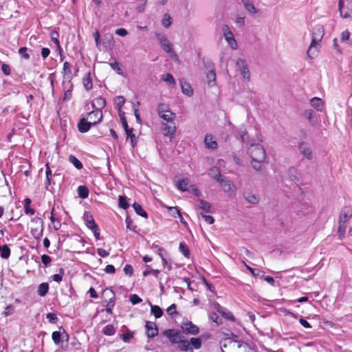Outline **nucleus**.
Here are the masks:
<instances>
[{"mask_svg": "<svg viewBox=\"0 0 352 352\" xmlns=\"http://www.w3.org/2000/svg\"><path fill=\"white\" fill-rule=\"evenodd\" d=\"M248 153L252 158V167L256 170H261L262 163L266 158V152L263 146L260 144L252 143L248 148Z\"/></svg>", "mask_w": 352, "mask_h": 352, "instance_id": "nucleus-1", "label": "nucleus"}, {"mask_svg": "<svg viewBox=\"0 0 352 352\" xmlns=\"http://www.w3.org/2000/svg\"><path fill=\"white\" fill-rule=\"evenodd\" d=\"M324 35V29L323 25L320 24L316 25L312 30L311 42L307 51L309 57L312 58V55L318 52L320 46V42Z\"/></svg>", "mask_w": 352, "mask_h": 352, "instance_id": "nucleus-2", "label": "nucleus"}, {"mask_svg": "<svg viewBox=\"0 0 352 352\" xmlns=\"http://www.w3.org/2000/svg\"><path fill=\"white\" fill-rule=\"evenodd\" d=\"M213 172H215L216 175H212V178L220 184L223 192L228 193L230 195L231 192L234 191L235 188L232 182L227 177H223L217 167L211 168V174H212Z\"/></svg>", "mask_w": 352, "mask_h": 352, "instance_id": "nucleus-3", "label": "nucleus"}, {"mask_svg": "<svg viewBox=\"0 0 352 352\" xmlns=\"http://www.w3.org/2000/svg\"><path fill=\"white\" fill-rule=\"evenodd\" d=\"M155 36L157 38L162 48L170 54V57L173 60H178L177 54L173 50V45L170 43L166 36L157 32L155 33Z\"/></svg>", "mask_w": 352, "mask_h": 352, "instance_id": "nucleus-4", "label": "nucleus"}, {"mask_svg": "<svg viewBox=\"0 0 352 352\" xmlns=\"http://www.w3.org/2000/svg\"><path fill=\"white\" fill-rule=\"evenodd\" d=\"M31 223L34 226L30 228V232L33 237L39 240L43 233V221L40 217H34L31 220Z\"/></svg>", "mask_w": 352, "mask_h": 352, "instance_id": "nucleus-5", "label": "nucleus"}, {"mask_svg": "<svg viewBox=\"0 0 352 352\" xmlns=\"http://www.w3.org/2000/svg\"><path fill=\"white\" fill-rule=\"evenodd\" d=\"M223 36L227 41L228 45L232 50H236L238 47L237 42L234 37V34L230 30L228 25H223L222 28Z\"/></svg>", "mask_w": 352, "mask_h": 352, "instance_id": "nucleus-6", "label": "nucleus"}, {"mask_svg": "<svg viewBox=\"0 0 352 352\" xmlns=\"http://www.w3.org/2000/svg\"><path fill=\"white\" fill-rule=\"evenodd\" d=\"M236 67L240 71L243 78L249 80L250 78V72L246 61L243 58H238L236 62Z\"/></svg>", "mask_w": 352, "mask_h": 352, "instance_id": "nucleus-7", "label": "nucleus"}, {"mask_svg": "<svg viewBox=\"0 0 352 352\" xmlns=\"http://www.w3.org/2000/svg\"><path fill=\"white\" fill-rule=\"evenodd\" d=\"M300 153L303 155L307 160L313 159V153L309 144L305 142H300L298 145Z\"/></svg>", "mask_w": 352, "mask_h": 352, "instance_id": "nucleus-8", "label": "nucleus"}, {"mask_svg": "<svg viewBox=\"0 0 352 352\" xmlns=\"http://www.w3.org/2000/svg\"><path fill=\"white\" fill-rule=\"evenodd\" d=\"M214 307L217 311L221 314V316L226 320L234 321V317L232 313L226 308L220 305L218 302L214 305Z\"/></svg>", "mask_w": 352, "mask_h": 352, "instance_id": "nucleus-9", "label": "nucleus"}, {"mask_svg": "<svg viewBox=\"0 0 352 352\" xmlns=\"http://www.w3.org/2000/svg\"><path fill=\"white\" fill-rule=\"evenodd\" d=\"M352 217V210L348 207L341 209L339 217V224L347 223Z\"/></svg>", "mask_w": 352, "mask_h": 352, "instance_id": "nucleus-10", "label": "nucleus"}, {"mask_svg": "<svg viewBox=\"0 0 352 352\" xmlns=\"http://www.w3.org/2000/svg\"><path fill=\"white\" fill-rule=\"evenodd\" d=\"M164 335L174 344H177V342L183 338L180 333L175 329H168L164 332Z\"/></svg>", "mask_w": 352, "mask_h": 352, "instance_id": "nucleus-11", "label": "nucleus"}, {"mask_svg": "<svg viewBox=\"0 0 352 352\" xmlns=\"http://www.w3.org/2000/svg\"><path fill=\"white\" fill-rule=\"evenodd\" d=\"M88 118L93 126L99 124L102 119V113L100 110H93L88 113Z\"/></svg>", "mask_w": 352, "mask_h": 352, "instance_id": "nucleus-12", "label": "nucleus"}, {"mask_svg": "<svg viewBox=\"0 0 352 352\" xmlns=\"http://www.w3.org/2000/svg\"><path fill=\"white\" fill-rule=\"evenodd\" d=\"M182 329L184 333L197 335L199 333V327L194 324L192 322H183Z\"/></svg>", "mask_w": 352, "mask_h": 352, "instance_id": "nucleus-13", "label": "nucleus"}, {"mask_svg": "<svg viewBox=\"0 0 352 352\" xmlns=\"http://www.w3.org/2000/svg\"><path fill=\"white\" fill-rule=\"evenodd\" d=\"M145 327L146 329V336L149 338H153L158 334V328L153 322L146 321Z\"/></svg>", "mask_w": 352, "mask_h": 352, "instance_id": "nucleus-14", "label": "nucleus"}, {"mask_svg": "<svg viewBox=\"0 0 352 352\" xmlns=\"http://www.w3.org/2000/svg\"><path fill=\"white\" fill-rule=\"evenodd\" d=\"M169 123L163 124L162 131L165 136L172 138L175 133L176 126L173 122Z\"/></svg>", "mask_w": 352, "mask_h": 352, "instance_id": "nucleus-15", "label": "nucleus"}, {"mask_svg": "<svg viewBox=\"0 0 352 352\" xmlns=\"http://www.w3.org/2000/svg\"><path fill=\"white\" fill-rule=\"evenodd\" d=\"M93 126V124L90 121H87L85 118L80 120L78 123V129L80 133L87 132Z\"/></svg>", "mask_w": 352, "mask_h": 352, "instance_id": "nucleus-16", "label": "nucleus"}, {"mask_svg": "<svg viewBox=\"0 0 352 352\" xmlns=\"http://www.w3.org/2000/svg\"><path fill=\"white\" fill-rule=\"evenodd\" d=\"M83 220L85 221V223L86 226L90 230L93 228L94 227L98 226V225L96 223L94 219L92 216V214L89 212H85L83 214Z\"/></svg>", "mask_w": 352, "mask_h": 352, "instance_id": "nucleus-17", "label": "nucleus"}, {"mask_svg": "<svg viewBox=\"0 0 352 352\" xmlns=\"http://www.w3.org/2000/svg\"><path fill=\"white\" fill-rule=\"evenodd\" d=\"M106 106V100L104 98L100 96L98 98H96L92 102H91V107L95 110H100Z\"/></svg>", "mask_w": 352, "mask_h": 352, "instance_id": "nucleus-18", "label": "nucleus"}, {"mask_svg": "<svg viewBox=\"0 0 352 352\" xmlns=\"http://www.w3.org/2000/svg\"><path fill=\"white\" fill-rule=\"evenodd\" d=\"M197 205L199 208L201 209L206 212L211 213L212 212V206L210 204L204 199H199L197 201Z\"/></svg>", "mask_w": 352, "mask_h": 352, "instance_id": "nucleus-19", "label": "nucleus"}, {"mask_svg": "<svg viewBox=\"0 0 352 352\" xmlns=\"http://www.w3.org/2000/svg\"><path fill=\"white\" fill-rule=\"evenodd\" d=\"M241 3L246 11L250 14H254L257 13L258 10L255 8L253 3L250 0H242Z\"/></svg>", "mask_w": 352, "mask_h": 352, "instance_id": "nucleus-20", "label": "nucleus"}, {"mask_svg": "<svg viewBox=\"0 0 352 352\" xmlns=\"http://www.w3.org/2000/svg\"><path fill=\"white\" fill-rule=\"evenodd\" d=\"M204 143L207 148L215 149L217 148V142L214 140L213 136L211 134H206L204 139Z\"/></svg>", "mask_w": 352, "mask_h": 352, "instance_id": "nucleus-21", "label": "nucleus"}, {"mask_svg": "<svg viewBox=\"0 0 352 352\" xmlns=\"http://www.w3.org/2000/svg\"><path fill=\"white\" fill-rule=\"evenodd\" d=\"M180 85H181V88H182V91L185 95H186L188 96H190L192 95L193 90H192L190 85L188 82H187L186 81L180 80Z\"/></svg>", "mask_w": 352, "mask_h": 352, "instance_id": "nucleus-22", "label": "nucleus"}, {"mask_svg": "<svg viewBox=\"0 0 352 352\" xmlns=\"http://www.w3.org/2000/svg\"><path fill=\"white\" fill-rule=\"evenodd\" d=\"M189 179L184 178L179 180L177 183V188L182 192L189 191Z\"/></svg>", "mask_w": 352, "mask_h": 352, "instance_id": "nucleus-23", "label": "nucleus"}, {"mask_svg": "<svg viewBox=\"0 0 352 352\" xmlns=\"http://www.w3.org/2000/svg\"><path fill=\"white\" fill-rule=\"evenodd\" d=\"M82 82L84 87L87 91H89L92 89L93 84L90 72L86 74L85 76L83 78Z\"/></svg>", "mask_w": 352, "mask_h": 352, "instance_id": "nucleus-24", "label": "nucleus"}, {"mask_svg": "<svg viewBox=\"0 0 352 352\" xmlns=\"http://www.w3.org/2000/svg\"><path fill=\"white\" fill-rule=\"evenodd\" d=\"M208 84L209 86L212 87L216 84V72L215 69L208 71L206 74Z\"/></svg>", "mask_w": 352, "mask_h": 352, "instance_id": "nucleus-25", "label": "nucleus"}, {"mask_svg": "<svg viewBox=\"0 0 352 352\" xmlns=\"http://www.w3.org/2000/svg\"><path fill=\"white\" fill-rule=\"evenodd\" d=\"M158 116L167 122H173V119L175 117V113L170 111L168 112L164 111L161 114H158Z\"/></svg>", "mask_w": 352, "mask_h": 352, "instance_id": "nucleus-26", "label": "nucleus"}, {"mask_svg": "<svg viewBox=\"0 0 352 352\" xmlns=\"http://www.w3.org/2000/svg\"><path fill=\"white\" fill-rule=\"evenodd\" d=\"M311 105L318 111H321L323 107V101L322 99L315 97L310 100Z\"/></svg>", "mask_w": 352, "mask_h": 352, "instance_id": "nucleus-27", "label": "nucleus"}, {"mask_svg": "<svg viewBox=\"0 0 352 352\" xmlns=\"http://www.w3.org/2000/svg\"><path fill=\"white\" fill-rule=\"evenodd\" d=\"M133 208L138 215L144 218L148 217L146 212L142 208V206L140 204L135 202L133 204Z\"/></svg>", "mask_w": 352, "mask_h": 352, "instance_id": "nucleus-28", "label": "nucleus"}, {"mask_svg": "<svg viewBox=\"0 0 352 352\" xmlns=\"http://www.w3.org/2000/svg\"><path fill=\"white\" fill-rule=\"evenodd\" d=\"M49 290V285L47 283H43L38 285L37 293L40 296H45Z\"/></svg>", "mask_w": 352, "mask_h": 352, "instance_id": "nucleus-29", "label": "nucleus"}, {"mask_svg": "<svg viewBox=\"0 0 352 352\" xmlns=\"http://www.w3.org/2000/svg\"><path fill=\"white\" fill-rule=\"evenodd\" d=\"M77 192L81 199H86L89 196V189L85 186H79L77 189Z\"/></svg>", "mask_w": 352, "mask_h": 352, "instance_id": "nucleus-30", "label": "nucleus"}, {"mask_svg": "<svg viewBox=\"0 0 352 352\" xmlns=\"http://www.w3.org/2000/svg\"><path fill=\"white\" fill-rule=\"evenodd\" d=\"M150 306L151 313L156 318H159L162 316L164 312L158 305H153L150 302Z\"/></svg>", "mask_w": 352, "mask_h": 352, "instance_id": "nucleus-31", "label": "nucleus"}, {"mask_svg": "<svg viewBox=\"0 0 352 352\" xmlns=\"http://www.w3.org/2000/svg\"><path fill=\"white\" fill-rule=\"evenodd\" d=\"M68 161L78 170H80L83 168L82 164L80 162V161L73 155H70L69 156Z\"/></svg>", "mask_w": 352, "mask_h": 352, "instance_id": "nucleus-32", "label": "nucleus"}, {"mask_svg": "<svg viewBox=\"0 0 352 352\" xmlns=\"http://www.w3.org/2000/svg\"><path fill=\"white\" fill-rule=\"evenodd\" d=\"M244 197L248 202H249L252 204H257L259 201L257 196L252 194V192H246L244 195Z\"/></svg>", "mask_w": 352, "mask_h": 352, "instance_id": "nucleus-33", "label": "nucleus"}, {"mask_svg": "<svg viewBox=\"0 0 352 352\" xmlns=\"http://www.w3.org/2000/svg\"><path fill=\"white\" fill-rule=\"evenodd\" d=\"M50 36L51 40L54 43V44L57 47V48L60 50L61 47L60 45L59 39H58L59 34H58V31L56 30H52L50 32Z\"/></svg>", "mask_w": 352, "mask_h": 352, "instance_id": "nucleus-34", "label": "nucleus"}, {"mask_svg": "<svg viewBox=\"0 0 352 352\" xmlns=\"http://www.w3.org/2000/svg\"><path fill=\"white\" fill-rule=\"evenodd\" d=\"M102 332L105 336H111L115 334L116 328L113 324H107L103 328Z\"/></svg>", "mask_w": 352, "mask_h": 352, "instance_id": "nucleus-35", "label": "nucleus"}, {"mask_svg": "<svg viewBox=\"0 0 352 352\" xmlns=\"http://www.w3.org/2000/svg\"><path fill=\"white\" fill-rule=\"evenodd\" d=\"M179 251L183 254V255L186 258H189L190 251H189L188 245L184 241H182L179 243Z\"/></svg>", "mask_w": 352, "mask_h": 352, "instance_id": "nucleus-36", "label": "nucleus"}, {"mask_svg": "<svg viewBox=\"0 0 352 352\" xmlns=\"http://www.w3.org/2000/svg\"><path fill=\"white\" fill-rule=\"evenodd\" d=\"M179 344V349L181 351H188L190 348V342L186 340H184L183 338L180 340L179 342H177Z\"/></svg>", "mask_w": 352, "mask_h": 352, "instance_id": "nucleus-37", "label": "nucleus"}, {"mask_svg": "<svg viewBox=\"0 0 352 352\" xmlns=\"http://www.w3.org/2000/svg\"><path fill=\"white\" fill-rule=\"evenodd\" d=\"M315 115V112L312 109H307L304 112V116L306 118L308 119L311 125L314 126L315 122L313 120L314 116Z\"/></svg>", "mask_w": 352, "mask_h": 352, "instance_id": "nucleus-38", "label": "nucleus"}, {"mask_svg": "<svg viewBox=\"0 0 352 352\" xmlns=\"http://www.w3.org/2000/svg\"><path fill=\"white\" fill-rule=\"evenodd\" d=\"M118 199H119L118 206L120 208L126 210L129 207V204L127 201L126 197L120 195Z\"/></svg>", "mask_w": 352, "mask_h": 352, "instance_id": "nucleus-39", "label": "nucleus"}, {"mask_svg": "<svg viewBox=\"0 0 352 352\" xmlns=\"http://www.w3.org/2000/svg\"><path fill=\"white\" fill-rule=\"evenodd\" d=\"M162 80L164 82H167L169 85H175V80L170 74H166L165 75L162 76Z\"/></svg>", "mask_w": 352, "mask_h": 352, "instance_id": "nucleus-40", "label": "nucleus"}, {"mask_svg": "<svg viewBox=\"0 0 352 352\" xmlns=\"http://www.w3.org/2000/svg\"><path fill=\"white\" fill-rule=\"evenodd\" d=\"M0 253L3 258H8L10 255V249L7 245H4L1 247Z\"/></svg>", "mask_w": 352, "mask_h": 352, "instance_id": "nucleus-41", "label": "nucleus"}, {"mask_svg": "<svg viewBox=\"0 0 352 352\" xmlns=\"http://www.w3.org/2000/svg\"><path fill=\"white\" fill-rule=\"evenodd\" d=\"M151 248L155 253H157L160 256V258L163 257V256H164L166 253L165 250L163 248L159 246L155 243H153Z\"/></svg>", "mask_w": 352, "mask_h": 352, "instance_id": "nucleus-42", "label": "nucleus"}, {"mask_svg": "<svg viewBox=\"0 0 352 352\" xmlns=\"http://www.w3.org/2000/svg\"><path fill=\"white\" fill-rule=\"evenodd\" d=\"M172 23V18L168 14H165L163 16L162 24V25L168 28Z\"/></svg>", "mask_w": 352, "mask_h": 352, "instance_id": "nucleus-43", "label": "nucleus"}, {"mask_svg": "<svg viewBox=\"0 0 352 352\" xmlns=\"http://www.w3.org/2000/svg\"><path fill=\"white\" fill-rule=\"evenodd\" d=\"M124 131L126 134L127 138H130L132 147H134L135 144V135L133 133V129L132 128L131 129L129 128L128 129H125Z\"/></svg>", "mask_w": 352, "mask_h": 352, "instance_id": "nucleus-44", "label": "nucleus"}, {"mask_svg": "<svg viewBox=\"0 0 352 352\" xmlns=\"http://www.w3.org/2000/svg\"><path fill=\"white\" fill-rule=\"evenodd\" d=\"M189 342L195 349H199L201 346V340L199 338H192Z\"/></svg>", "mask_w": 352, "mask_h": 352, "instance_id": "nucleus-45", "label": "nucleus"}, {"mask_svg": "<svg viewBox=\"0 0 352 352\" xmlns=\"http://www.w3.org/2000/svg\"><path fill=\"white\" fill-rule=\"evenodd\" d=\"M52 338L55 344H56V345L59 344L61 341L60 332L58 331H54L52 334Z\"/></svg>", "mask_w": 352, "mask_h": 352, "instance_id": "nucleus-46", "label": "nucleus"}, {"mask_svg": "<svg viewBox=\"0 0 352 352\" xmlns=\"http://www.w3.org/2000/svg\"><path fill=\"white\" fill-rule=\"evenodd\" d=\"M203 63H204V67L206 69H208V71L215 69L214 63L210 59L204 58Z\"/></svg>", "mask_w": 352, "mask_h": 352, "instance_id": "nucleus-47", "label": "nucleus"}, {"mask_svg": "<svg viewBox=\"0 0 352 352\" xmlns=\"http://www.w3.org/2000/svg\"><path fill=\"white\" fill-rule=\"evenodd\" d=\"M170 111V110L169 107H168V105H166L164 103H160L157 105V111L158 114H161L162 113H163L164 111L168 112Z\"/></svg>", "mask_w": 352, "mask_h": 352, "instance_id": "nucleus-48", "label": "nucleus"}, {"mask_svg": "<svg viewBox=\"0 0 352 352\" xmlns=\"http://www.w3.org/2000/svg\"><path fill=\"white\" fill-rule=\"evenodd\" d=\"M65 273V270L63 268L59 269V274H54L52 276L53 280L56 282H60L63 280V275Z\"/></svg>", "mask_w": 352, "mask_h": 352, "instance_id": "nucleus-49", "label": "nucleus"}, {"mask_svg": "<svg viewBox=\"0 0 352 352\" xmlns=\"http://www.w3.org/2000/svg\"><path fill=\"white\" fill-rule=\"evenodd\" d=\"M119 116H120V120H121V122H122L124 129V130L128 129L129 127L126 119L124 116V113L123 111H122L121 110H119Z\"/></svg>", "mask_w": 352, "mask_h": 352, "instance_id": "nucleus-50", "label": "nucleus"}, {"mask_svg": "<svg viewBox=\"0 0 352 352\" xmlns=\"http://www.w3.org/2000/svg\"><path fill=\"white\" fill-rule=\"evenodd\" d=\"M209 318L211 320L216 322L217 324H221L222 323V320L219 317L216 312H211L209 314Z\"/></svg>", "mask_w": 352, "mask_h": 352, "instance_id": "nucleus-51", "label": "nucleus"}, {"mask_svg": "<svg viewBox=\"0 0 352 352\" xmlns=\"http://www.w3.org/2000/svg\"><path fill=\"white\" fill-rule=\"evenodd\" d=\"M125 102V99L122 96H116L115 98L116 105L118 107L119 110H120L121 107L124 105Z\"/></svg>", "mask_w": 352, "mask_h": 352, "instance_id": "nucleus-52", "label": "nucleus"}, {"mask_svg": "<svg viewBox=\"0 0 352 352\" xmlns=\"http://www.w3.org/2000/svg\"><path fill=\"white\" fill-rule=\"evenodd\" d=\"M110 66L113 70L116 71L118 74H122V69L118 62L114 61L111 63Z\"/></svg>", "mask_w": 352, "mask_h": 352, "instance_id": "nucleus-53", "label": "nucleus"}, {"mask_svg": "<svg viewBox=\"0 0 352 352\" xmlns=\"http://www.w3.org/2000/svg\"><path fill=\"white\" fill-rule=\"evenodd\" d=\"M168 209H169V210L175 211V212L177 213V214L178 215V217L179 218L181 223L185 226H187L186 221L184 220V217H182V215L180 211L179 210V209L177 208V207H169Z\"/></svg>", "mask_w": 352, "mask_h": 352, "instance_id": "nucleus-54", "label": "nucleus"}, {"mask_svg": "<svg viewBox=\"0 0 352 352\" xmlns=\"http://www.w3.org/2000/svg\"><path fill=\"white\" fill-rule=\"evenodd\" d=\"M46 318L48 320L49 322L52 324H56L58 321L57 316L54 313H48L46 315Z\"/></svg>", "mask_w": 352, "mask_h": 352, "instance_id": "nucleus-55", "label": "nucleus"}, {"mask_svg": "<svg viewBox=\"0 0 352 352\" xmlns=\"http://www.w3.org/2000/svg\"><path fill=\"white\" fill-rule=\"evenodd\" d=\"M71 64L68 62H65L63 64V75L64 76L70 74L72 73Z\"/></svg>", "mask_w": 352, "mask_h": 352, "instance_id": "nucleus-56", "label": "nucleus"}, {"mask_svg": "<svg viewBox=\"0 0 352 352\" xmlns=\"http://www.w3.org/2000/svg\"><path fill=\"white\" fill-rule=\"evenodd\" d=\"M125 222L126 224V228L133 231H135L136 226H133V221L129 216H126Z\"/></svg>", "mask_w": 352, "mask_h": 352, "instance_id": "nucleus-57", "label": "nucleus"}, {"mask_svg": "<svg viewBox=\"0 0 352 352\" xmlns=\"http://www.w3.org/2000/svg\"><path fill=\"white\" fill-rule=\"evenodd\" d=\"M45 166H46L45 174H46L47 182L48 185H50L52 184V179H51L52 171L50 170L48 163L45 164Z\"/></svg>", "mask_w": 352, "mask_h": 352, "instance_id": "nucleus-58", "label": "nucleus"}, {"mask_svg": "<svg viewBox=\"0 0 352 352\" xmlns=\"http://www.w3.org/2000/svg\"><path fill=\"white\" fill-rule=\"evenodd\" d=\"M142 298L137 294H131L130 296V301L133 305H136L142 302Z\"/></svg>", "mask_w": 352, "mask_h": 352, "instance_id": "nucleus-59", "label": "nucleus"}, {"mask_svg": "<svg viewBox=\"0 0 352 352\" xmlns=\"http://www.w3.org/2000/svg\"><path fill=\"white\" fill-rule=\"evenodd\" d=\"M73 85L71 84L70 87L68 88V89L65 92L63 100H70L72 96V91Z\"/></svg>", "mask_w": 352, "mask_h": 352, "instance_id": "nucleus-60", "label": "nucleus"}, {"mask_svg": "<svg viewBox=\"0 0 352 352\" xmlns=\"http://www.w3.org/2000/svg\"><path fill=\"white\" fill-rule=\"evenodd\" d=\"M346 227V226L345 223L339 224V226L338 228V232L340 238H342L344 236Z\"/></svg>", "mask_w": 352, "mask_h": 352, "instance_id": "nucleus-61", "label": "nucleus"}, {"mask_svg": "<svg viewBox=\"0 0 352 352\" xmlns=\"http://www.w3.org/2000/svg\"><path fill=\"white\" fill-rule=\"evenodd\" d=\"M28 48L25 47H20L19 50V53L25 59H29L30 55L27 53Z\"/></svg>", "mask_w": 352, "mask_h": 352, "instance_id": "nucleus-62", "label": "nucleus"}, {"mask_svg": "<svg viewBox=\"0 0 352 352\" xmlns=\"http://www.w3.org/2000/svg\"><path fill=\"white\" fill-rule=\"evenodd\" d=\"M177 306L175 304H172L170 306H169L167 309V312L169 315L173 316L177 315L178 313L176 311Z\"/></svg>", "mask_w": 352, "mask_h": 352, "instance_id": "nucleus-63", "label": "nucleus"}, {"mask_svg": "<svg viewBox=\"0 0 352 352\" xmlns=\"http://www.w3.org/2000/svg\"><path fill=\"white\" fill-rule=\"evenodd\" d=\"M201 215L208 224H212L214 223V219L213 217L210 215L204 214L203 213H201Z\"/></svg>", "mask_w": 352, "mask_h": 352, "instance_id": "nucleus-64", "label": "nucleus"}]
</instances>
